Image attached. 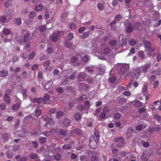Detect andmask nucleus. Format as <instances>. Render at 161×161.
I'll use <instances>...</instances> for the list:
<instances>
[{"label": "nucleus", "instance_id": "f257e3e1", "mask_svg": "<svg viewBox=\"0 0 161 161\" xmlns=\"http://www.w3.org/2000/svg\"><path fill=\"white\" fill-rule=\"evenodd\" d=\"M151 64L150 63L145 64L144 65H142L138 67L136 69V73L139 76L141 75H143V74H144L147 72L148 69L151 67Z\"/></svg>", "mask_w": 161, "mask_h": 161}, {"label": "nucleus", "instance_id": "f03ea898", "mask_svg": "<svg viewBox=\"0 0 161 161\" xmlns=\"http://www.w3.org/2000/svg\"><path fill=\"white\" fill-rule=\"evenodd\" d=\"M114 141L115 142H118L117 144V147L119 148L124 147L126 144L125 139L123 137H117L114 138Z\"/></svg>", "mask_w": 161, "mask_h": 161}, {"label": "nucleus", "instance_id": "7ed1b4c3", "mask_svg": "<svg viewBox=\"0 0 161 161\" xmlns=\"http://www.w3.org/2000/svg\"><path fill=\"white\" fill-rule=\"evenodd\" d=\"M153 154V151L151 149L145 150L141 156V159L144 161H147L149 157Z\"/></svg>", "mask_w": 161, "mask_h": 161}, {"label": "nucleus", "instance_id": "20e7f679", "mask_svg": "<svg viewBox=\"0 0 161 161\" xmlns=\"http://www.w3.org/2000/svg\"><path fill=\"white\" fill-rule=\"evenodd\" d=\"M97 140H95L93 136H91L89 139V145L91 148L95 149L97 147Z\"/></svg>", "mask_w": 161, "mask_h": 161}, {"label": "nucleus", "instance_id": "39448f33", "mask_svg": "<svg viewBox=\"0 0 161 161\" xmlns=\"http://www.w3.org/2000/svg\"><path fill=\"white\" fill-rule=\"evenodd\" d=\"M125 36L123 34H121L119 35V42L117 46L120 47L123 45H125L127 40L126 38H124ZM117 46H116L117 47Z\"/></svg>", "mask_w": 161, "mask_h": 161}, {"label": "nucleus", "instance_id": "423d86ee", "mask_svg": "<svg viewBox=\"0 0 161 161\" xmlns=\"http://www.w3.org/2000/svg\"><path fill=\"white\" fill-rule=\"evenodd\" d=\"M89 154L91 155L90 156L91 161H99L97 154L95 151H90Z\"/></svg>", "mask_w": 161, "mask_h": 161}, {"label": "nucleus", "instance_id": "0eeeda50", "mask_svg": "<svg viewBox=\"0 0 161 161\" xmlns=\"http://www.w3.org/2000/svg\"><path fill=\"white\" fill-rule=\"evenodd\" d=\"M129 66L127 64H122L120 65V68L119 71V73L120 75H122L125 73L129 68Z\"/></svg>", "mask_w": 161, "mask_h": 161}, {"label": "nucleus", "instance_id": "6e6552de", "mask_svg": "<svg viewBox=\"0 0 161 161\" xmlns=\"http://www.w3.org/2000/svg\"><path fill=\"white\" fill-rule=\"evenodd\" d=\"M63 32L61 31H59L58 33H54L50 37L51 41L54 42H56L58 39V35L60 34L63 35Z\"/></svg>", "mask_w": 161, "mask_h": 161}, {"label": "nucleus", "instance_id": "1a4fd4ad", "mask_svg": "<svg viewBox=\"0 0 161 161\" xmlns=\"http://www.w3.org/2000/svg\"><path fill=\"white\" fill-rule=\"evenodd\" d=\"M83 134L82 131L79 128L76 129L72 130L71 133L70 135L71 136L73 135H77L81 136Z\"/></svg>", "mask_w": 161, "mask_h": 161}, {"label": "nucleus", "instance_id": "9d476101", "mask_svg": "<svg viewBox=\"0 0 161 161\" xmlns=\"http://www.w3.org/2000/svg\"><path fill=\"white\" fill-rule=\"evenodd\" d=\"M86 74L83 72H80L77 78V80L78 81H82L84 80L86 77Z\"/></svg>", "mask_w": 161, "mask_h": 161}, {"label": "nucleus", "instance_id": "9b49d317", "mask_svg": "<svg viewBox=\"0 0 161 161\" xmlns=\"http://www.w3.org/2000/svg\"><path fill=\"white\" fill-rule=\"evenodd\" d=\"M133 132V129L132 127H130L128 128L126 133V139H128L131 137Z\"/></svg>", "mask_w": 161, "mask_h": 161}, {"label": "nucleus", "instance_id": "f8f14e48", "mask_svg": "<svg viewBox=\"0 0 161 161\" xmlns=\"http://www.w3.org/2000/svg\"><path fill=\"white\" fill-rule=\"evenodd\" d=\"M78 88L80 90H86L89 87V85L84 83H80L78 85Z\"/></svg>", "mask_w": 161, "mask_h": 161}, {"label": "nucleus", "instance_id": "ddd939ff", "mask_svg": "<svg viewBox=\"0 0 161 161\" xmlns=\"http://www.w3.org/2000/svg\"><path fill=\"white\" fill-rule=\"evenodd\" d=\"M3 99L5 102L8 105L11 102V98L8 95L4 94L3 97Z\"/></svg>", "mask_w": 161, "mask_h": 161}, {"label": "nucleus", "instance_id": "4468645a", "mask_svg": "<svg viewBox=\"0 0 161 161\" xmlns=\"http://www.w3.org/2000/svg\"><path fill=\"white\" fill-rule=\"evenodd\" d=\"M8 71L4 69L0 71V76L1 77H6L8 75Z\"/></svg>", "mask_w": 161, "mask_h": 161}, {"label": "nucleus", "instance_id": "2eb2a0df", "mask_svg": "<svg viewBox=\"0 0 161 161\" xmlns=\"http://www.w3.org/2000/svg\"><path fill=\"white\" fill-rule=\"evenodd\" d=\"M160 129L161 128L158 126L156 127H151L149 129V132L152 133L154 131H158L160 130Z\"/></svg>", "mask_w": 161, "mask_h": 161}, {"label": "nucleus", "instance_id": "dca6fc26", "mask_svg": "<svg viewBox=\"0 0 161 161\" xmlns=\"http://www.w3.org/2000/svg\"><path fill=\"white\" fill-rule=\"evenodd\" d=\"M50 98V96L47 94H46L43 98V102L45 104H49L50 103L49 101V98Z\"/></svg>", "mask_w": 161, "mask_h": 161}, {"label": "nucleus", "instance_id": "f3484780", "mask_svg": "<svg viewBox=\"0 0 161 161\" xmlns=\"http://www.w3.org/2000/svg\"><path fill=\"white\" fill-rule=\"evenodd\" d=\"M106 115L105 111L103 109V112L101 113L99 117V120H103L105 119Z\"/></svg>", "mask_w": 161, "mask_h": 161}, {"label": "nucleus", "instance_id": "a211bd4d", "mask_svg": "<svg viewBox=\"0 0 161 161\" xmlns=\"http://www.w3.org/2000/svg\"><path fill=\"white\" fill-rule=\"evenodd\" d=\"M30 36V34L28 31H27L26 33L24 35L23 37V42H26L29 39Z\"/></svg>", "mask_w": 161, "mask_h": 161}, {"label": "nucleus", "instance_id": "6ab92c4d", "mask_svg": "<svg viewBox=\"0 0 161 161\" xmlns=\"http://www.w3.org/2000/svg\"><path fill=\"white\" fill-rule=\"evenodd\" d=\"M53 82L52 81L49 80L47 83L44 86L46 90H48L51 88L53 86Z\"/></svg>", "mask_w": 161, "mask_h": 161}, {"label": "nucleus", "instance_id": "aec40b11", "mask_svg": "<svg viewBox=\"0 0 161 161\" xmlns=\"http://www.w3.org/2000/svg\"><path fill=\"white\" fill-rule=\"evenodd\" d=\"M2 137L3 140L4 142H6L8 141L9 138L8 134L7 133H5L2 135Z\"/></svg>", "mask_w": 161, "mask_h": 161}, {"label": "nucleus", "instance_id": "412c9836", "mask_svg": "<svg viewBox=\"0 0 161 161\" xmlns=\"http://www.w3.org/2000/svg\"><path fill=\"white\" fill-rule=\"evenodd\" d=\"M21 103H16L13 105L11 108V110L13 111H16L17 110L20 106Z\"/></svg>", "mask_w": 161, "mask_h": 161}, {"label": "nucleus", "instance_id": "4be33fe9", "mask_svg": "<svg viewBox=\"0 0 161 161\" xmlns=\"http://www.w3.org/2000/svg\"><path fill=\"white\" fill-rule=\"evenodd\" d=\"M143 44L144 47L145 48H147L149 47H151L152 45V44L151 42L145 40L143 42Z\"/></svg>", "mask_w": 161, "mask_h": 161}, {"label": "nucleus", "instance_id": "5701e85b", "mask_svg": "<svg viewBox=\"0 0 161 161\" xmlns=\"http://www.w3.org/2000/svg\"><path fill=\"white\" fill-rule=\"evenodd\" d=\"M138 56L142 60H144L145 58L144 52L142 51H140L138 53Z\"/></svg>", "mask_w": 161, "mask_h": 161}, {"label": "nucleus", "instance_id": "b1692460", "mask_svg": "<svg viewBox=\"0 0 161 161\" xmlns=\"http://www.w3.org/2000/svg\"><path fill=\"white\" fill-rule=\"evenodd\" d=\"M126 99L124 98H120L118 100V103L119 105L124 104L126 102Z\"/></svg>", "mask_w": 161, "mask_h": 161}, {"label": "nucleus", "instance_id": "393cba45", "mask_svg": "<svg viewBox=\"0 0 161 161\" xmlns=\"http://www.w3.org/2000/svg\"><path fill=\"white\" fill-rule=\"evenodd\" d=\"M77 73V71H75L69 77L66 78L67 81H68L69 79L73 80L75 79V75Z\"/></svg>", "mask_w": 161, "mask_h": 161}, {"label": "nucleus", "instance_id": "a878e982", "mask_svg": "<svg viewBox=\"0 0 161 161\" xmlns=\"http://www.w3.org/2000/svg\"><path fill=\"white\" fill-rule=\"evenodd\" d=\"M133 30V26L131 24H129L127 26L126 29V31L127 33H130Z\"/></svg>", "mask_w": 161, "mask_h": 161}, {"label": "nucleus", "instance_id": "bb28decb", "mask_svg": "<svg viewBox=\"0 0 161 161\" xmlns=\"http://www.w3.org/2000/svg\"><path fill=\"white\" fill-rule=\"evenodd\" d=\"M94 135L95 137L96 138L97 140L99 142V139L100 137L99 132L98 130H97L95 128L94 130Z\"/></svg>", "mask_w": 161, "mask_h": 161}, {"label": "nucleus", "instance_id": "cd10ccee", "mask_svg": "<svg viewBox=\"0 0 161 161\" xmlns=\"http://www.w3.org/2000/svg\"><path fill=\"white\" fill-rule=\"evenodd\" d=\"M70 122L71 120L69 119L66 118L64 121L63 125L64 126L67 127L70 124Z\"/></svg>", "mask_w": 161, "mask_h": 161}, {"label": "nucleus", "instance_id": "c85d7f7f", "mask_svg": "<svg viewBox=\"0 0 161 161\" xmlns=\"http://www.w3.org/2000/svg\"><path fill=\"white\" fill-rule=\"evenodd\" d=\"M47 140V138L43 136H40L38 139V141L40 143L43 144L45 143Z\"/></svg>", "mask_w": 161, "mask_h": 161}, {"label": "nucleus", "instance_id": "c756f323", "mask_svg": "<svg viewBox=\"0 0 161 161\" xmlns=\"http://www.w3.org/2000/svg\"><path fill=\"white\" fill-rule=\"evenodd\" d=\"M3 34L5 35H7L10 34L11 31L10 30L6 28H4L3 30Z\"/></svg>", "mask_w": 161, "mask_h": 161}, {"label": "nucleus", "instance_id": "7c9ffc66", "mask_svg": "<svg viewBox=\"0 0 161 161\" xmlns=\"http://www.w3.org/2000/svg\"><path fill=\"white\" fill-rule=\"evenodd\" d=\"M68 132L65 130L63 129H60L59 130V134L60 135H61L64 136H67Z\"/></svg>", "mask_w": 161, "mask_h": 161}, {"label": "nucleus", "instance_id": "2f4dec72", "mask_svg": "<svg viewBox=\"0 0 161 161\" xmlns=\"http://www.w3.org/2000/svg\"><path fill=\"white\" fill-rule=\"evenodd\" d=\"M81 115L80 114L77 113L75 114L74 117L76 120L79 121L81 119Z\"/></svg>", "mask_w": 161, "mask_h": 161}, {"label": "nucleus", "instance_id": "473e14b6", "mask_svg": "<svg viewBox=\"0 0 161 161\" xmlns=\"http://www.w3.org/2000/svg\"><path fill=\"white\" fill-rule=\"evenodd\" d=\"M16 134L19 136L23 138H25L26 137V136L25 134L21 131H17L16 132Z\"/></svg>", "mask_w": 161, "mask_h": 161}, {"label": "nucleus", "instance_id": "72a5a7b5", "mask_svg": "<svg viewBox=\"0 0 161 161\" xmlns=\"http://www.w3.org/2000/svg\"><path fill=\"white\" fill-rule=\"evenodd\" d=\"M117 79V78L114 76H111L109 77L108 79V81L109 82L111 83H114L115 81Z\"/></svg>", "mask_w": 161, "mask_h": 161}, {"label": "nucleus", "instance_id": "f704fd0d", "mask_svg": "<svg viewBox=\"0 0 161 161\" xmlns=\"http://www.w3.org/2000/svg\"><path fill=\"white\" fill-rule=\"evenodd\" d=\"M90 33V31H88L83 33L80 36L81 39H84L86 38L88 35Z\"/></svg>", "mask_w": 161, "mask_h": 161}, {"label": "nucleus", "instance_id": "c9c22d12", "mask_svg": "<svg viewBox=\"0 0 161 161\" xmlns=\"http://www.w3.org/2000/svg\"><path fill=\"white\" fill-rule=\"evenodd\" d=\"M72 148V147L70 144H65L62 147L63 149L70 150Z\"/></svg>", "mask_w": 161, "mask_h": 161}, {"label": "nucleus", "instance_id": "e433bc0d", "mask_svg": "<svg viewBox=\"0 0 161 161\" xmlns=\"http://www.w3.org/2000/svg\"><path fill=\"white\" fill-rule=\"evenodd\" d=\"M6 155L7 158L9 159H11L13 155V153L9 150L6 151Z\"/></svg>", "mask_w": 161, "mask_h": 161}, {"label": "nucleus", "instance_id": "4c0bfd02", "mask_svg": "<svg viewBox=\"0 0 161 161\" xmlns=\"http://www.w3.org/2000/svg\"><path fill=\"white\" fill-rule=\"evenodd\" d=\"M147 49L149 53H150V54L149 53H147V55L149 56H150L155 50V48L152 46L148 48Z\"/></svg>", "mask_w": 161, "mask_h": 161}, {"label": "nucleus", "instance_id": "58836bf2", "mask_svg": "<svg viewBox=\"0 0 161 161\" xmlns=\"http://www.w3.org/2000/svg\"><path fill=\"white\" fill-rule=\"evenodd\" d=\"M54 125V122L46 123L44 125L46 126V129H49L50 127L53 126Z\"/></svg>", "mask_w": 161, "mask_h": 161}, {"label": "nucleus", "instance_id": "ea45409f", "mask_svg": "<svg viewBox=\"0 0 161 161\" xmlns=\"http://www.w3.org/2000/svg\"><path fill=\"white\" fill-rule=\"evenodd\" d=\"M43 119L47 123L53 122L52 119L49 117L48 116H46L45 117H43Z\"/></svg>", "mask_w": 161, "mask_h": 161}, {"label": "nucleus", "instance_id": "a19ab883", "mask_svg": "<svg viewBox=\"0 0 161 161\" xmlns=\"http://www.w3.org/2000/svg\"><path fill=\"white\" fill-rule=\"evenodd\" d=\"M140 144L141 145L145 147H147L149 146V144L148 142L147 141L144 142V140H142L141 141Z\"/></svg>", "mask_w": 161, "mask_h": 161}, {"label": "nucleus", "instance_id": "79ce46f5", "mask_svg": "<svg viewBox=\"0 0 161 161\" xmlns=\"http://www.w3.org/2000/svg\"><path fill=\"white\" fill-rule=\"evenodd\" d=\"M97 8L100 11L103 10L104 8V6L101 3H99L97 4Z\"/></svg>", "mask_w": 161, "mask_h": 161}, {"label": "nucleus", "instance_id": "37998d69", "mask_svg": "<svg viewBox=\"0 0 161 161\" xmlns=\"http://www.w3.org/2000/svg\"><path fill=\"white\" fill-rule=\"evenodd\" d=\"M64 45L67 47H71L72 46V43L69 40H66L64 42Z\"/></svg>", "mask_w": 161, "mask_h": 161}, {"label": "nucleus", "instance_id": "c03bdc74", "mask_svg": "<svg viewBox=\"0 0 161 161\" xmlns=\"http://www.w3.org/2000/svg\"><path fill=\"white\" fill-rule=\"evenodd\" d=\"M36 16V13L32 11L29 14V17L31 19H33Z\"/></svg>", "mask_w": 161, "mask_h": 161}, {"label": "nucleus", "instance_id": "a18cd8bd", "mask_svg": "<svg viewBox=\"0 0 161 161\" xmlns=\"http://www.w3.org/2000/svg\"><path fill=\"white\" fill-rule=\"evenodd\" d=\"M128 42L129 45L131 46L135 45L136 43V40L133 38L130 39L128 41Z\"/></svg>", "mask_w": 161, "mask_h": 161}, {"label": "nucleus", "instance_id": "49530a36", "mask_svg": "<svg viewBox=\"0 0 161 161\" xmlns=\"http://www.w3.org/2000/svg\"><path fill=\"white\" fill-rule=\"evenodd\" d=\"M128 153L125 152V151H123L120 153L119 158H121L123 157H125L126 155L128 154Z\"/></svg>", "mask_w": 161, "mask_h": 161}, {"label": "nucleus", "instance_id": "de8ad7c7", "mask_svg": "<svg viewBox=\"0 0 161 161\" xmlns=\"http://www.w3.org/2000/svg\"><path fill=\"white\" fill-rule=\"evenodd\" d=\"M0 22L1 23H7L8 20H7L6 17L4 16H2L0 17Z\"/></svg>", "mask_w": 161, "mask_h": 161}, {"label": "nucleus", "instance_id": "09e8293b", "mask_svg": "<svg viewBox=\"0 0 161 161\" xmlns=\"http://www.w3.org/2000/svg\"><path fill=\"white\" fill-rule=\"evenodd\" d=\"M43 100V98L42 97H39L38 98H35L33 100V102L34 103H41Z\"/></svg>", "mask_w": 161, "mask_h": 161}, {"label": "nucleus", "instance_id": "8fccbe9b", "mask_svg": "<svg viewBox=\"0 0 161 161\" xmlns=\"http://www.w3.org/2000/svg\"><path fill=\"white\" fill-rule=\"evenodd\" d=\"M12 76L14 78V80L17 81H20L21 80V78L19 75L17 74H15L12 75Z\"/></svg>", "mask_w": 161, "mask_h": 161}, {"label": "nucleus", "instance_id": "3c124183", "mask_svg": "<svg viewBox=\"0 0 161 161\" xmlns=\"http://www.w3.org/2000/svg\"><path fill=\"white\" fill-rule=\"evenodd\" d=\"M89 56L87 55L85 56L82 58V60L85 62L87 63L89 60Z\"/></svg>", "mask_w": 161, "mask_h": 161}, {"label": "nucleus", "instance_id": "603ef678", "mask_svg": "<svg viewBox=\"0 0 161 161\" xmlns=\"http://www.w3.org/2000/svg\"><path fill=\"white\" fill-rule=\"evenodd\" d=\"M35 53L34 52H31L29 55L28 58L29 60H32L35 57Z\"/></svg>", "mask_w": 161, "mask_h": 161}, {"label": "nucleus", "instance_id": "864d4df0", "mask_svg": "<svg viewBox=\"0 0 161 161\" xmlns=\"http://www.w3.org/2000/svg\"><path fill=\"white\" fill-rule=\"evenodd\" d=\"M122 19V16L120 14H118L116 15L114 18V19L117 22H119Z\"/></svg>", "mask_w": 161, "mask_h": 161}, {"label": "nucleus", "instance_id": "5fc2aeb1", "mask_svg": "<svg viewBox=\"0 0 161 161\" xmlns=\"http://www.w3.org/2000/svg\"><path fill=\"white\" fill-rule=\"evenodd\" d=\"M154 119L161 125V117L158 115L155 114L154 115Z\"/></svg>", "mask_w": 161, "mask_h": 161}, {"label": "nucleus", "instance_id": "6e6d98bb", "mask_svg": "<svg viewBox=\"0 0 161 161\" xmlns=\"http://www.w3.org/2000/svg\"><path fill=\"white\" fill-rule=\"evenodd\" d=\"M64 113L62 111H60L56 113V117L57 118H60L63 117L64 115Z\"/></svg>", "mask_w": 161, "mask_h": 161}, {"label": "nucleus", "instance_id": "4d7b16f0", "mask_svg": "<svg viewBox=\"0 0 161 161\" xmlns=\"http://www.w3.org/2000/svg\"><path fill=\"white\" fill-rule=\"evenodd\" d=\"M3 5L6 8H8L9 7H11L12 4L8 1H6L4 3Z\"/></svg>", "mask_w": 161, "mask_h": 161}, {"label": "nucleus", "instance_id": "13d9d810", "mask_svg": "<svg viewBox=\"0 0 161 161\" xmlns=\"http://www.w3.org/2000/svg\"><path fill=\"white\" fill-rule=\"evenodd\" d=\"M53 157L55 160L59 161L61 158V156L59 154H56Z\"/></svg>", "mask_w": 161, "mask_h": 161}, {"label": "nucleus", "instance_id": "bf43d9fd", "mask_svg": "<svg viewBox=\"0 0 161 161\" xmlns=\"http://www.w3.org/2000/svg\"><path fill=\"white\" fill-rule=\"evenodd\" d=\"M43 8V5L42 4H39L35 7L36 10L37 11H39L42 10Z\"/></svg>", "mask_w": 161, "mask_h": 161}, {"label": "nucleus", "instance_id": "052dcab7", "mask_svg": "<svg viewBox=\"0 0 161 161\" xmlns=\"http://www.w3.org/2000/svg\"><path fill=\"white\" fill-rule=\"evenodd\" d=\"M46 29V27L45 25H43L39 27V31L43 32Z\"/></svg>", "mask_w": 161, "mask_h": 161}, {"label": "nucleus", "instance_id": "680f3d73", "mask_svg": "<svg viewBox=\"0 0 161 161\" xmlns=\"http://www.w3.org/2000/svg\"><path fill=\"white\" fill-rule=\"evenodd\" d=\"M42 134L47 137H48L51 135L50 131H43Z\"/></svg>", "mask_w": 161, "mask_h": 161}, {"label": "nucleus", "instance_id": "e2e57ef3", "mask_svg": "<svg viewBox=\"0 0 161 161\" xmlns=\"http://www.w3.org/2000/svg\"><path fill=\"white\" fill-rule=\"evenodd\" d=\"M42 113L41 110L37 108L35 111V114L38 117Z\"/></svg>", "mask_w": 161, "mask_h": 161}, {"label": "nucleus", "instance_id": "0e129e2a", "mask_svg": "<svg viewBox=\"0 0 161 161\" xmlns=\"http://www.w3.org/2000/svg\"><path fill=\"white\" fill-rule=\"evenodd\" d=\"M30 158L32 159H35L38 157L37 154L35 153H31L30 155Z\"/></svg>", "mask_w": 161, "mask_h": 161}, {"label": "nucleus", "instance_id": "69168bd1", "mask_svg": "<svg viewBox=\"0 0 161 161\" xmlns=\"http://www.w3.org/2000/svg\"><path fill=\"white\" fill-rule=\"evenodd\" d=\"M67 17V14L66 13H64L62 14L61 17V20L63 22H64L65 19H66Z\"/></svg>", "mask_w": 161, "mask_h": 161}, {"label": "nucleus", "instance_id": "338daca9", "mask_svg": "<svg viewBox=\"0 0 161 161\" xmlns=\"http://www.w3.org/2000/svg\"><path fill=\"white\" fill-rule=\"evenodd\" d=\"M15 24L19 25L21 24V20L20 18L16 19L14 21Z\"/></svg>", "mask_w": 161, "mask_h": 161}, {"label": "nucleus", "instance_id": "774afa93", "mask_svg": "<svg viewBox=\"0 0 161 161\" xmlns=\"http://www.w3.org/2000/svg\"><path fill=\"white\" fill-rule=\"evenodd\" d=\"M69 27L70 29L72 30H75L76 28L75 24L74 23H70L69 25Z\"/></svg>", "mask_w": 161, "mask_h": 161}]
</instances>
